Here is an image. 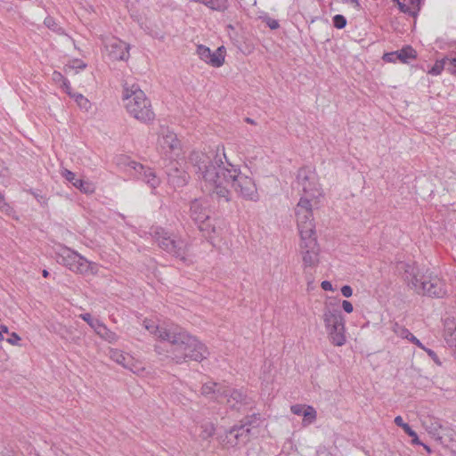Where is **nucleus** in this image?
<instances>
[{"instance_id":"nucleus-36","label":"nucleus","mask_w":456,"mask_h":456,"mask_svg":"<svg viewBox=\"0 0 456 456\" xmlns=\"http://www.w3.org/2000/svg\"><path fill=\"white\" fill-rule=\"evenodd\" d=\"M333 26L338 29H342L346 26V19L341 14H336L333 19Z\"/></svg>"},{"instance_id":"nucleus-27","label":"nucleus","mask_w":456,"mask_h":456,"mask_svg":"<svg viewBox=\"0 0 456 456\" xmlns=\"http://www.w3.org/2000/svg\"><path fill=\"white\" fill-rule=\"evenodd\" d=\"M196 3L202 4L211 10L224 12L228 7L227 0H193Z\"/></svg>"},{"instance_id":"nucleus-24","label":"nucleus","mask_w":456,"mask_h":456,"mask_svg":"<svg viewBox=\"0 0 456 456\" xmlns=\"http://www.w3.org/2000/svg\"><path fill=\"white\" fill-rule=\"evenodd\" d=\"M423 426L431 436L441 439L440 431L444 429V425L441 419L433 416H428L423 420Z\"/></svg>"},{"instance_id":"nucleus-22","label":"nucleus","mask_w":456,"mask_h":456,"mask_svg":"<svg viewBox=\"0 0 456 456\" xmlns=\"http://www.w3.org/2000/svg\"><path fill=\"white\" fill-rule=\"evenodd\" d=\"M444 338L447 346L456 351V321L454 318L444 320Z\"/></svg>"},{"instance_id":"nucleus-52","label":"nucleus","mask_w":456,"mask_h":456,"mask_svg":"<svg viewBox=\"0 0 456 456\" xmlns=\"http://www.w3.org/2000/svg\"><path fill=\"white\" fill-rule=\"evenodd\" d=\"M0 331H2L3 334H9L8 328L4 325H2L0 328Z\"/></svg>"},{"instance_id":"nucleus-12","label":"nucleus","mask_w":456,"mask_h":456,"mask_svg":"<svg viewBox=\"0 0 456 456\" xmlns=\"http://www.w3.org/2000/svg\"><path fill=\"white\" fill-rule=\"evenodd\" d=\"M168 183L175 189L183 187L189 181V175L180 167L178 161L170 159L164 165Z\"/></svg>"},{"instance_id":"nucleus-42","label":"nucleus","mask_w":456,"mask_h":456,"mask_svg":"<svg viewBox=\"0 0 456 456\" xmlns=\"http://www.w3.org/2000/svg\"><path fill=\"white\" fill-rule=\"evenodd\" d=\"M341 293L345 297H349L353 294V289L349 285H344L341 288Z\"/></svg>"},{"instance_id":"nucleus-54","label":"nucleus","mask_w":456,"mask_h":456,"mask_svg":"<svg viewBox=\"0 0 456 456\" xmlns=\"http://www.w3.org/2000/svg\"><path fill=\"white\" fill-rule=\"evenodd\" d=\"M245 121L248 124H255V121L250 118H246Z\"/></svg>"},{"instance_id":"nucleus-1","label":"nucleus","mask_w":456,"mask_h":456,"mask_svg":"<svg viewBox=\"0 0 456 456\" xmlns=\"http://www.w3.org/2000/svg\"><path fill=\"white\" fill-rule=\"evenodd\" d=\"M189 163L200 180L203 191L219 202L228 203L232 200L230 188L245 200H258L254 180L227 160L224 147H217L216 151L208 153L192 151Z\"/></svg>"},{"instance_id":"nucleus-50","label":"nucleus","mask_w":456,"mask_h":456,"mask_svg":"<svg viewBox=\"0 0 456 456\" xmlns=\"http://www.w3.org/2000/svg\"><path fill=\"white\" fill-rule=\"evenodd\" d=\"M412 438V444H420L421 442L419 441L417 433L415 432V436H411Z\"/></svg>"},{"instance_id":"nucleus-23","label":"nucleus","mask_w":456,"mask_h":456,"mask_svg":"<svg viewBox=\"0 0 456 456\" xmlns=\"http://www.w3.org/2000/svg\"><path fill=\"white\" fill-rule=\"evenodd\" d=\"M224 385L216 382H207L201 387V394L220 402L222 400V393Z\"/></svg>"},{"instance_id":"nucleus-48","label":"nucleus","mask_w":456,"mask_h":456,"mask_svg":"<svg viewBox=\"0 0 456 456\" xmlns=\"http://www.w3.org/2000/svg\"><path fill=\"white\" fill-rule=\"evenodd\" d=\"M74 63H76L77 65H76V66L74 65V66H72V67H69L70 69H84L86 67V65L84 62L80 61H74Z\"/></svg>"},{"instance_id":"nucleus-19","label":"nucleus","mask_w":456,"mask_h":456,"mask_svg":"<svg viewBox=\"0 0 456 456\" xmlns=\"http://www.w3.org/2000/svg\"><path fill=\"white\" fill-rule=\"evenodd\" d=\"M322 318L326 329L345 322L341 311L332 303L325 305Z\"/></svg>"},{"instance_id":"nucleus-34","label":"nucleus","mask_w":456,"mask_h":456,"mask_svg":"<svg viewBox=\"0 0 456 456\" xmlns=\"http://www.w3.org/2000/svg\"><path fill=\"white\" fill-rule=\"evenodd\" d=\"M45 25L51 30L58 33V34H63L64 33V30L63 28L55 21V20L51 17V16H48L45 19V21H44Z\"/></svg>"},{"instance_id":"nucleus-16","label":"nucleus","mask_w":456,"mask_h":456,"mask_svg":"<svg viewBox=\"0 0 456 456\" xmlns=\"http://www.w3.org/2000/svg\"><path fill=\"white\" fill-rule=\"evenodd\" d=\"M222 399H225L231 409L240 410L241 405L248 404V399L241 389H235L228 386L224 387Z\"/></svg>"},{"instance_id":"nucleus-43","label":"nucleus","mask_w":456,"mask_h":456,"mask_svg":"<svg viewBox=\"0 0 456 456\" xmlns=\"http://www.w3.org/2000/svg\"><path fill=\"white\" fill-rule=\"evenodd\" d=\"M342 307H343L344 311L346 312L347 314L352 313L354 310L352 303L347 300H343Z\"/></svg>"},{"instance_id":"nucleus-15","label":"nucleus","mask_w":456,"mask_h":456,"mask_svg":"<svg viewBox=\"0 0 456 456\" xmlns=\"http://www.w3.org/2000/svg\"><path fill=\"white\" fill-rule=\"evenodd\" d=\"M253 419L256 420V417H248L241 421L242 424L240 427H233L229 430L228 435L232 437L229 438L227 443L231 446L247 444L249 441L250 428L248 427L252 425Z\"/></svg>"},{"instance_id":"nucleus-47","label":"nucleus","mask_w":456,"mask_h":456,"mask_svg":"<svg viewBox=\"0 0 456 456\" xmlns=\"http://www.w3.org/2000/svg\"><path fill=\"white\" fill-rule=\"evenodd\" d=\"M403 429L409 436H415V431L412 430L409 424H406Z\"/></svg>"},{"instance_id":"nucleus-9","label":"nucleus","mask_w":456,"mask_h":456,"mask_svg":"<svg viewBox=\"0 0 456 456\" xmlns=\"http://www.w3.org/2000/svg\"><path fill=\"white\" fill-rule=\"evenodd\" d=\"M297 183L305 196L317 198L321 195L317 175L310 167H303L297 171Z\"/></svg>"},{"instance_id":"nucleus-11","label":"nucleus","mask_w":456,"mask_h":456,"mask_svg":"<svg viewBox=\"0 0 456 456\" xmlns=\"http://www.w3.org/2000/svg\"><path fill=\"white\" fill-rule=\"evenodd\" d=\"M125 166L126 172L134 179L144 182L152 189L159 185L160 180L151 167L130 159H126Z\"/></svg>"},{"instance_id":"nucleus-10","label":"nucleus","mask_w":456,"mask_h":456,"mask_svg":"<svg viewBox=\"0 0 456 456\" xmlns=\"http://www.w3.org/2000/svg\"><path fill=\"white\" fill-rule=\"evenodd\" d=\"M158 147L160 154L164 155L165 161H168L178 156L181 144L174 132L162 128L158 139Z\"/></svg>"},{"instance_id":"nucleus-33","label":"nucleus","mask_w":456,"mask_h":456,"mask_svg":"<svg viewBox=\"0 0 456 456\" xmlns=\"http://www.w3.org/2000/svg\"><path fill=\"white\" fill-rule=\"evenodd\" d=\"M79 317L87 322V324L94 330L96 331L97 329L100 327V325L102 323L100 320L98 319H94L92 317V315L88 313H86V314H81L79 315Z\"/></svg>"},{"instance_id":"nucleus-31","label":"nucleus","mask_w":456,"mask_h":456,"mask_svg":"<svg viewBox=\"0 0 456 456\" xmlns=\"http://www.w3.org/2000/svg\"><path fill=\"white\" fill-rule=\"evenodd\" d=\"M400 336L402 338H404L406 339H408L409 341H411V343H413L414 345H416L418 347H419L420 349L424 348V345L419 341V339H418L411 332H410L409 330L407 329H404V328H402L401 329V331H400Z\"/></svg>"},{"instance_id":"nucleus-8","label":"nucleus","mask_w":456,"mask_h":456,"mask_svg":"<svg viewBox=\"0 0 456 456\" xmlns=\"http://www.w3.org/2000/svg\"><path fill=\"white\" fill-rule=\"evenodd\" d=\"M190 216L198 224L199 229L205 235L212 239V233L216 232V227L209 222L208 210L200 200H194L190 205Z\"/></svg>"},{"instance_id":"nucleus-14","label":"nucleus","mask_w":456,"mask_h":456,"mask_svg":"<svg viewBox=\"0 0 456 456\" xmlns=\"http://www.w3.org/2000/svg\"><path fill=\"white\" fill-rule=\"evenodd\" d=\"M300 251L305 266H314L318 263L319 247L315 236L301 239Z\"/></svg>"},{"instance_id":"nucleus-32","label":"nucleus","mask_w":456,"mask_h":456,"mask_svg":"<svg viewBox=\"0 0 456 456\" xmlns=\"http://www.w3.org/2000/svg\"><path fill=\"white\" fill-rule=\"evenodd\" d=\"M71 98L75 100L80 109L87 111L91 108L90 102L82 94L75 93Z\"/></svg>"},{"instance_id":"nucleus-41","label":"nucleus","mask_w":456,"mask_h":456,"mask_svg":"<svg viewBox=\"0 0 456 456\" xmlns=\"http://www.w3.org/2000/svg\"><path fill=\"white\" fill-rule=\"evenodd\" d=\"M61 87L65 90V92L72 97L75 93L72 92L70 83L68 79H63V83L61 84Z\"/></svg>"},{"instance_id":"nucleus-46","label":"nucleus","mask_w":456,"mask_h":456,"mask_svg":"<svg viewBox=\"0 0 456 456\" xmlns=\"http://www.w3.org/2000/svg\"><path fill=\"white\" fill-rule=\"evenodd\" d=\"M53 78L56 82L63 83V79H66L60 72H53Z\"/></svg>"},{"instance_id":"nucleus-4","label":"nucleus","mask_w":456,"mask_h":456,"mask_svg":"<svg viewBox=\"0 0 456 456\" xmlns=\"http://www.w3.org/2000/svg\"><path fill=\"white\" fill-rule=\"evenodd\" d=\"M401 268H404L405 279L418 294L431 297H443L446 294L445 284L438 276L428 273L419 275L408 264H402Z\"/></svg>"},{"instance_id":"nucleus-56","label":"nucleus","mask_w":456,"mask_h":456,"mask_svg":"<svg viewBox=\"0 0 456 456\" xmlns=\"http://www.w3.org/2000/svg\"><path fill=\"white\" fill-rule=\"evenodd\" d=\"M4 334L2 333V331H0V341L4 340Z\"/></svg>"},{"instance_id":"nucleus-38","label":"nucleus","mask_w":456,"mask_h":456,"mask_svg":"<svg viewBox=\"0 0 456 456\" xmlns=\"http://www.w3.org/2000/svg\"><path fill=\"white\" fill-rule=\"evenodd\" d=\"M265 21L271 29H276L280 27L278 20L275 19L265 17Z\"/></svg>"},{"instance_id":"nucleus-2","label":"nucleus","mask_w":456,"mask_h":456,"mask_svg":"<svg viewBox=\"0 0 456 456\" xmlns=\"http://www.w3.org/2000/svg\"><path fill=\"white\" fill-rule=\"evenodd\" d=\"M143 326L160 341L168 342L169 348L167 351L176 363L187 359L200 362L208 355L204 344L177 325H157L154 321L144 320Z\"/></svg>"},{"instance_id":"nucleus-6","label":"nucleus","mask_w":456,"mask_h":456,"mask_svg":"<svg viewBox=\"0 0 456 456\" xmlns=\"http://www.w3.org/2000/svg\"><path fill=\"white\" fill-rule=\"evenodd\" d=\"M151 234L160 248L172 256L182 259L184 258L188 247V244L184 240L171 234L159 227L154 229Z\"/></svg>"},{"instance_id":"nucleus-40","label":"nucleus","mask_w":456,"mask_h":456,"mask_svg":"<svg viewBox=\"0 0 456 456\" xmlns=\"http://www.w3.org/2000/svg\"><path fill=\"white\" fill-rule=\"evenodd\" d=\"M422 350H424L425 352H427V354H428V356L431 357V359L438 365H441V362L437 356V354L435 353V351H433L432 349H429V348H427L426 346H424V348H422Z\"/></svg>"},{"instance_id":"nucleus-55","label":"nucleus","mask_w":456,"mask_h":456,"mask_svg":"<svg viewBox=\"0 0 456 456\" xmlns=\"http://www.w3.org/2000/svg\"><path fill=\"white\" fill-rule=\"evenodd\" d=\"M48 275H49V272L46 271V270H44L43 271V276L46 278V277H48Z\"/></svg>"},{"instance_id":"nucleus-5","label":"nucleus","mask_w":456,"mask_h":456,"mask_svg":"<svg viewBox=\"0 0 456 456\" xmlns=\"http://www.w3.org/2000/svg\"><path fill=\"white\" fill-rule=\"evenodd\" d=\"M56 261L77 273L86 274L96 272L95 264L67 247H62L56 252Z\"/></svg>"},{"instance_id":"nucleus-25","label":"nucleus","mask_w":456,"mask_h":456,"mask_svg":"<svg viewBox=\"0 0 456 456\" xmlns=\"http://www.w3.org/2000/svg\"><path fill=\"white\" fill-rule=\"evenodd\" d=\"M399 6L401 12L415 15L419 10L420 0H394Z\"/></svg>"},{"instance_id":"nucleus-26","label":"nucleus","mask_w":456,"mask_h":456,"mask_svg":"<svg viewBox=\"0 0 456 456\" xmlns=\"http://www.w3.org/2000/svg\"><path fill=\"white\" fill-rule=\"evenodd\" d=\"M452 61V59H450V58H444L442 60L436 61V63L434 64V66L428 71V73L433 76H437V75H440L441 72L444 69L449 70L451 73H456V71L452 69V64L451 63Z\"/></svg>"},{"instance_id":"nucleus-37","label":"nucleus","mask_w":456,"mask_h":456,"mask_svg":"<svg viewBox=\"0 0 456 456\" xmlns=\"http://www.w3.org/2000/svg\"><path fill=\"white\" fill-rule=\"evenodd\" d=\"M8 335L9 337L6 338V341L13 346L18 345L19 341L20 340V336L15 332L9 333Z\"/></svg>"},{"instance_id":"nucleus-20","label":"nucleus","mask_w":456,"mask_h":456,"mask_svg":"<svg viewBox=\"0 0 456 456\" xmlns=\"http://www.w3.org/2000/svg\"><path fill=\"white\" fill-rule=\"evenodd\" d=\"M61 175L68 182L71 183L72 185L74 187H76L77 189H78L80 191L86 193V194H91V193L94 192V190H95L94 185L91 182L77 178L75 173H73L68 169H64L61 172Z\"/></svg>"},{"instance_id":"nucleus-29","label":"nucleus","mask_w":456,"mask_h":456,"mask_svg":"<svg viewBox=\"0 0 456 456\" xmlns=\"http://www.w3.org/2000/svg\"><path fill=\"white\" fill-rule=\"evenodd\" d=\"M200 437L203 440L210 438L215 434V425L210 421H205L200 426Z\"/></svg>"},{"instance_id":"nucleus-3","label":"nucleus","mask_w":456,"mask_h":456,"mask_svg":"<svg viewBox=\"0 0 456 456\" xmlns=\"http://www.w3.org/2000/svg\"><path fill=\"white\" fill-rule=\"evenodd\" d=\"M122 99L126 111L134 118L142 123L155 118L151 101L138 85L126 81L123 85Z\"/></svg>"},{"instance_id":"nucleus-45","label":"nucleus","mask_w":456,"mask_h":456,"mask_svg":"<svg viewBox=\"0 0 456 456\" xmlns=\"http://www.w3.org/2000/svg\"><path fill=\"white\" fill-rule=\"evenodd\" d=\"M395 424L402 428H403L404 426H406L407 423H405L401 416H396L395 418Z\"/></svg>"},{"instance_id":"nucleus-7","label":"nucleus","mask_w":456,"mask_h":456,"mask_svg":"<svg viewBox=\"0 0 456 456\" xmlns=\"http://www.w3.org/2000/svg\"><path fill=\"white\" fill-rule=\"evenodd\" d=\"M300 238L314 236V224L310 200L301 198L295 208Z\"/></svg>"},{"instance_id":"nucleus-21","label":"nucleus","mask_w":456,"mask_h":456,"mask_svg":"<svg viewBox=\"0 0 456 456\" xmlns=\"http://www.w3.org/2000/svg\"><path fill=\"white\" fill-rule=\"evenodd\" d=\"M332 345L341 346L346 343L345 322L326 329Z\"/></svg>"},{"instance_id":"nucleus-17","label":"nucleus","mask_w":456,"mask_h":456,"mask_svg":"<svg viewBox=\"0 0 456 456\" xmlns=\"http://www.w3.org/2000/svg\"><path fill=\"white\" fill-rule=\"evenodd\" d=\"M106 48L109 50L110 57L113 60L126 61L129 58V45L118 38L110 39L106 43Z\"/></svg>"},{"instance_id":"nucleus-39","label":"nucleus","mask_w":456,"mask_h":456,"mask_svg":"<svg viewBox=\"0 0 456 456\" xmlns=\"http://www.w3.org/2000/svg\"><path fill=\"white\" fill-rule=\"evenodd\" d=\"M306 406L302 404H295L291 406V411L298 416H303L304 411H305Z\"/></svg>"},{"instance_id":"nucleus-28","label":"nucleus","mask_w":456,"mask_h":456,"mask_svg":"<svg viewBox=\"0 0 456 456\" xmlns=\"http://www.w3.org/2000/svg\"><path fill=\"white\" fill-rule=\"evenodd\" d=\"M95 332L98 336L109 343H115L118 338V335L108 329L104 323H102Z\"/></svg>"},{"instance_id":"nucleus-53","label":"nucleus","mask_w":456,"mask_h":456,"mask_svg":"<svg viewBox=\"0 0 456 456\" xmlns=\"http://www.w3.org/2000/svg\"><path fill=\"white\" fill-rule=\"evenodd\" d=\"M419 445L423 446V447H424V449H425L428 453H430V452H431V449H430V447H429L428 445H427V444H423V443H421Z\"/></svg>"},{"instance_id":"nucleus-13","label":"nucleus","mask_w":456,"mask_h":456,"mask_svg":"<svg viewBox=\"0 0 456 456\" xmlns=\"http://www.w3.org/2000/svg\"><path fill=\"white\" fill-rule=\"evenodd\" d=\"M197 53L201 61L214 68H219L224 63L226 50L224 46L218 47L212 52L209 47L199 45Z\"/></svg>"},{"instance_id":"nucleus-30","label":"nucleus","mask_w":456,"mask_h":456,"mask_svg":"<svg viewBox=\"0 0 456 456\" xmlns=\"http://www.w3.org/2000/svg\"><path fill=\"white\" fill-rule=\"evenodd\" d=\"M110 357L118 364L124 366L125 368H128V362L131 361L130 356L125 355L123 353L113 350L110 353Z\"/></svg>"},{"instance_id":"nucleus-49","label":"nucleus","mask_w":456,"mask_h":456,"mask_svg":"<svg viewBox=\"0 0 456 456\" xmlns=\"http://www.w3.org/2000/svg\"><path fill=\"white\" fill-rule=\"evenodd\" d=\"M8 207V204L5 201L4 196L2 192H0V209H4Z\"/></svg>"},{"instance_id":"nucleus-35","label":"nucleus","mask_w":456,"mask_h":456,"mask_svg":"<svg viewBox=\"0 0 456 456\" xmlns=\"http://www.w3.org/2000/svg\"><path fill=\"white\" fill-rule=\"evenodd\" d=\"M304 421L312 423L316 419V411L312 406H306L305 411L303 412Z\"/></svg>"},{"instance_id":"nucleus-44","label":"nucleus","mask_w":456,"mask_h":456,"mask_svg":"<svg viewBox=\"0 0 456 456\" xmlns=\"http://www.w3.org/2000/svg\"><path fill=\"white\" fill-rule=\"evenodd\" d=\"M321 287L325 291L333 290L332 284L328 281H323L321 284Z\"/></svg>"},{"instance_id":"nucleus-51","label":"nucleus","mask_w":456,"mask_h":456,"mask_svg":"<svg viewBox=\"0 0 456 456\" xmlns=\"http://www.w3.org/2000/svg\"><path fill=\"white\" fill-rule=\"evenodd\" d=\"M0 456H16V454L13 452L7 451L5 452H2Z\"/></svg>"},{"instance_id":"nucleus-18","label":"nucleus","mask_w":456,"mask_h":456,"mask_svg":"<svg viewBox=\"0 0 456 456\" xmlns=\"http://www.w3.org/2000/svg\"><path fill=\"white\" fill-rule=\"evenodd\" d=\"M417 58L416 51L411 46L406 45L402 49L387 53L383 55L382 59L386 62H395L399 61L402 63H409L411 60Z\"/></svg>"}]
</instances>
